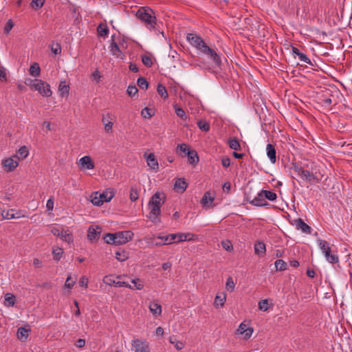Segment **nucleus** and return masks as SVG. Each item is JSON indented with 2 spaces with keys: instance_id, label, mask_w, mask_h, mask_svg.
Returning <instances> with one entry per match:
<instances>
[{
  "instance_id": "c03bdc74",
  "label": "nucleus",
  "mask_w": 352,
  "mask_h": 352,
  "mask_svg": "<svg viewBox=\"0 0 352 352\" xmlns=\"http://www.w3.org/2000/svg\"><path fill=\"white\" fill-rule=\"evenodd\" d=\"M198 127L203 131H209L210 126V124L205 120H199L197 122Z\"/></svg>"
},
{
  "instance_id": "a18cd8bd",
  "label": "nucleus",
  "mask_w": 352,
  "mask_h": 352,
  "mask_svg": "<svg viewBox=\"0 0 352 352\" xmlns=\"http://www.w3.org/2000/svg\"><path fill=\"white\" fill-rule=\"evenodd\" d=\"M137 84L142 89H146L148 87V82L145 78L140 77L138 79Z\"/></svg>"
},
{
  "instance_id": "de8ad7c7",
  "label": "nucleus",
  "mask_w": 352,
  "mask_h": 352,
  "mask_svg": "<svg viewBox=\"0 0 352 352\" xmlns=\"http://www.w3.org/2000/svg\"><path fill=\"white\" fill-rule=\"evenodd\" d=\"M45 0H32L30 6L34 10H38L43 7L44 5Z\"/></svg>"
},
{
  "instance_id": "a19ab883",
  "label": "nucleus",
  "mask_w": 352,
  "mask_h": 352,
  "mask_svg": "<svg viewBox=\"0 0 352 352\" xmlns=\"http://www.w3.org/2000/svg\"><path fill=\"white\" fill-rule=\"evenodd\" d=\"M16 298L14 295L7 294L5 296V305L6 306H13L15 304Z\"/></svg>"
},
{
  "instance_id": "603ef678",
  "label": "nucleus",
  "mask_w": 352,
  "mask_h": 352,
  "mask_svg": "<svg viewBox=\"0 0 352 352\" xmlns=\"http://www.w3.org/2000/svg\"><path fill=\"white\" fill-rule=\"evenodd\" d=\"M59 236L61 239L68 243L72 241V235L70 233H67L66 231L62 230Z\"/></svg>"
},
{
  "instance_id": "9b49d317",
  "label": "nucleus",
  "mask_w": 352,
  "mask_h": 352,
  "mask_svg": "<svg viewBox=\"0 0 352 352\" xmlns=\"http://www.w3.org/2000/svg\"><path fill=\"white\" fill-rule=\"evenodd\" d=\"M102 228L100 226H90L88 230L87 239L91 242H96L98 240Z\"/></svg>"
},
{
  "instance_id": "13d9d810",
  "label": "nucleus",
  "mask_w": 352,
  "mask_h": 352,
  "mask_svg": "<svg viewBox=\"0 0 352 352\" xmlns=\"http://www.w3.org/2000/svg\"><path fill=\"white\" fill-rule=\"evenodd\" d=\"M190 151L188 148V146L186 144H178L177 147V153H184L186 155V153Z\"/></svg>"
},
{
  "instance_id": "20e7f679",
  "label": "nucleus",
  "mask_w": 352,
  "mask_h": 352,
  "mask_svg": "<svg viewBox=\"0 0 352 352\" xmlns=\"http://www.w3.org/2000/svg\"><path fill=\"white\" fill-rule=\"evenodd\" d=\"M200 52L206 55L208 59L212 60L215 67H219L221 66V57L214 49L210 47L206 44Z\"/></svg>"
},
{
  "instance_id": "a878e982",
  "label": "nucleus",
  "mask_w": 352,
  "mask_h": 352,
  "mask_svg": "<svg viewBox=\"0 0 352 352\" xmlns=\"http://www.w3.org/2000/svg\"><path fill=\"white\" fill-rule=\"evenodd\" d=\"M318 245L322 250V252L324 253L325 257L327 256V254H329L331 253V248L329 246V243L322 239H319L318 241Z\"/></svg>"
},
{
  "instance_id": "f03ea898",
  "label": "nucleus",
  "mask_w": 352,
  "mask_h": 352,
  "mask_svg": "<svg viewBox=\"0 0 352 352\" xmlns=\"http://www.w3.org/2000/svg\"><path fill=\"white\" fill-rule=\"evenodd\" d=\"M136 17L140 20L150 30L157 29L156 17L152 9L142 7L136 12Z\"/></svg>"
},
{
  "instance_id": "774afa93",
  "label": "nucleus",
  "mask_w": 352,
  "mask_h": 352,
  "mask_svg": "<svg viewBox=\"0 0 352 352\" xmlns=\"http://www.w3.org/2000/svg\"><path fill=\"white\" fill-rule=\"evenodd\" d=\"M293 169L295 172H296L299 175H301L302 172L304 171V168L301 166H298L297 164H293Z\"/></svg>"
},
{
  "instance_id": "5701e85b",
  "label": "nucleus",
  "mask_w": 352,
  "mask_h": 352,
  "mask_svg": "<svg viewBox=\"0 0 352 352\" xmlns=\"http://www.w3.org/2000/svg\"><path fill=\"white\" fill-rule=\"evenodd\" d=\"M29 155V150L27 146H23L19 148L16 151V153L13 155L14 156H17V160L19 162L20 160H23L25 159Z\"/></svg>"
},
{
  "instance_id": "9d476101",
  "label": "nucleus",
  "mask_w": 352,
  "mask_h": 352,
  "mask_svg": "<svg viewBox=\"0 0 352 352\" xmlns=\"http://www.w3.org/2000/svg\"><path fill=\"white\" fill-rule=\"evenodd\" d=\"M2 166L7 172L13 171L19 165L17 156H11L2 161Z\"/></svg>"
},
{
  "instance_id": "e433bc0d",
  "label": "nucleus",
  "mask_w": 352,
  "mask_h": 352,
  "mask_svg": "<svg viewBox=\"0 0 352 352\" xmlns=\"http://www.w3.org/2000/svg\"><path fill=\"white\" fill-rule=\"evenodd\" d=\"M169 341L171 344L175 345L177 350H181L184 347V344L182 342L178 341L176 336H172L169 338Z\"/></svg>"
},
{
  "instance_id": "bf43d9fd",
  "label": "nucleus",
  "mask_w": 352,
  "mask_h": 352,
  "mask_svg": "<svg viewBox=\"0 0 352 352\" xmlns=\"http://www.w3.org/2000/svg\"><path fill=\"white\" fill-rule=\"evenodd\" d=\"M138 89L135 85H129L127 88V94L130 96H135L138 92Z\"/></svg>"
},
{
  "instance_id": "4c0bfd02",
  "label": "nucleus",
  "mask_w": 352,
  "mask_h": 352,
  "mask_svg": "<svg viewBox=\"0 0 352 352\" xmlns=\"http://www.w3.org/2000/svg\"><path fill=\"white\" fill-rule=\"evenodd\" d=\"M97 31L100 36L105 37L109 33V28L106 25L100 24L97 28Z\"/></svg>"
},
{
  "instance_id": "c9c22d12",
  "label": "nucleus",
  "mask_w": 352,
  "mask_h": 352,
  "mask_svg": "<svg viewBox=\"0 0 352 352\" xmlns=\"http://www.w3.org/2000/svg\"><path fill=\"white\" fill-rule=\"evenodd\" d=\"M261 192L265 197V199H267L270 201H274L277 198L276 194L273 191L262 190Z\"/></svg>"
},
{
  "instance_id": "f8f14e48",
  "label": "nucleus",
  "mask_w": 352,
  "mask_h": 352,
  "mask_svg": "<svg viewBox=\"0 0 352 352\" xmlns=\"http://www.w3.org/2000/svg\"><path fill=\"white\" fill-rule=\"evenodd\" d=\"M292 224L296 226L297 230H300L303 233L311 234V227L300 218L294 219Z\"/></svg>"
},
{
  "instance_id": "4468645a",
  "label": "nucleus",
  "mask_w": 352,
  "mask_h": 352,
  "mask_svg": "<svg viewBox=\"0 0 352 352\" xmlns=\"http://www.w3.org/2000/svg\"><path fill=\"white\" fill-rule=\"evenodd\" d=\"M79 163L83 168L93 169L95 167L94 163L89 156H84L80 159Z\"/></svg>"
},
{
  "instance_id": "412c9836",
  "label": "nucleus",
  "mask_w": 352,
  "mask_h": 352,
  "mask_svg": "<svg viewBox=\"0 0 352 352\" xmlns=\"http://www.w3.org/2000/svg\"><path fill=\"white\" fill-rule=\"evenodd\" d=\"M266 150H267V157H269L270 162L272 164H274L276 162V151L274 146H273L271 144H268L267 145Z\"/></svg>"
},
{
  "instance_id": "338daca9",
  "label": "nucleus",
  "mask_w": 352,
  "mask_h": 352,
  "mask_svg": "<svg viewBox=\"0 0 352 352\" xmlns=\"http://www.w3.org/2000/svg\"><path fill=\"white\" fill-rule=\"evenodd\" d=\"M132 283L134 285V287L137 289H142L144 287L143 284L141 283V281L140 279L137 278V279H133L131 280Z\"/></svg>"
},
{
  "instance_id": "3c124183",
  "label": "nucleus",
  "mask_w": 352,
  "mask_h": 352,
  "mask_svg": "<svg viewBox=\"0 0 352 352\" xmlns=\"http://www.w3.org/2000/svg\"><path fill=\"white\" fill-rule=\"evenodd\" d=\"M226 287L228 291L233 292L234 289L235 284L232 277H228L226 280Z\"/></svg>"
},
{
  "instance_id": "7ed1b4c3",
  "label": "nucleus",
  "mask_w": 352,
  "mask_h": 352,
  "mask_svg": "<svg viewBox=\"0 0 352 352\" xmlns=\"http://www.w3.org/2000/svg\"><path fill=\"white\" fill-rule=\"evenodd\" d=\"M114 197V193L112 190H107L102 193L98 192L92 195L91 202L95 206H100L104 202H109Z\"/></svg>"
},
{
  "instance_id": "b1692460",
  "label": "nucleus",
  "mask_w": 352,
  "mask_h": 352,
  "mask_svg": "<svg viewBox=\"0 0 352 352\" xmlns=\"http://www.w3.org/2000/svg\"><path fill=\"white\" fill-rule=\"evenodd\" d=\"M30 329L19 327L17 330V338L22 342L27 340Z\"/></svg>"
},
{
  "instance_id": "e2e57ef3",
  "label": "nucleus",
  "mask_w": 352,
  "mask_h": 352,
  "mask_svg": "<svg viewBox=\"0 0 352 352\" xmlns=\"http://www.w3.org/2000/svg\"><path fill=\"white\" fill-rule=\"evenodd\" d=\"M226 300V297H221L220 296H217L214 299V304L215 305H221L223 306L224 305Z\"/></svg>"
},
{
  "instance_id": "ea45409f",
  "label": "nucleus",
  "mask_w": 352,
  "mask_h": 352,
  "mask_svg": "<svg viewBox=\"0 0 352 352\" xmlns=\"http://www.w3.org/2000/svg\"><path fill=\"white\" fill-rule=\"evenodd\" d=\"M155 114L154 111L152 109L145 107L141 111V115L144 118L150 119Z\"/></svg>"
},
{
  "instance_id": "49530a36",
  "label": "nucleus",
  "mask_w": 352,
  "mask_h": 352,
  "mask_svg": "<svg viewBox=\"0 0 352 352\" xmlns=\"http://www.w3.org/2000/svg\"><path fill=\"white\" fill-rule=\"evenodd\" d=\"M130 199L131 201H135L138 199L139 197V192L137 188L132 186L130 190Z\"/></svg>"
},
{
  "instance_id": "8fccbe9b",
  "label": "nucleus",
  "mask_w": 352,
  "mask_h": 352,
  "mask_svg": "<svg viewBox=\"0 0 352 352\" xmlns=\"http://www.w3.org/2000/svg\"><path fill=\"white\" fill-rule=\"evenodd\" d=\"M142 61L143 64L148 67H151L153 64L152 58L148 55H142Z\"/></svg>"
},
{
  "instance_id": "f3484780",
  "label": "nucleus",
  "mask_w": 352,
  "mask_h": 352,
  "mask_svg": "<svg viewBox=\"0 0 352 352\" xmlns=\"http://www.w3.org/2000/svg\"><path fill=\"white\" fill-rule=\"evenodd\" d=\"M115 34L111 36V43L109 45V50L112 55L120 57L122 54L118 45L114 41Z\"/></svg>"
},
{
  "instance_id": "f704fd0d",
  "label": "nucleus",
  "mask_w": 352,
  "mask_h": 352,
  "mask_svg": "<svg viewBox=\"0 0 352 352\" xmlns=\"http://www.w3.org/2000/svg\"><path fill=\"white\" fill-rule=\"evenodd\" d=\"M149 309L153 315H160L162 313V307L157 302H151L149 305Z\"/></svg>"
},
{
  "instance_id": "39448f33",
  "label": "nucleus",
  "mask_w": 352,
  "mask_h": 352,
  "mask_svg": "<svg viewBox=\"0 0 352 352\" xmlns=\"http://www.w3.org/2000/svg\"><path fill=\"white\" fill-rule=\"evenodd\" d=\"M188 43L198 51L201 52L206 44L203 38L197 34L188 33L186 36Z\"/></svg>"
},
{
  "instance_id": "dca6fc26",
  "label": "nucleus",
  "mask_w": 352,
  "mask_h": 352,
  "mask_svg": "<svg viewBox=\"0 0 352 352\" xmlns=\"http://www.w3.org/2000/svg\"><path fill=\"white\" fill-rule=\"evenodd\" d=\"M292 53H293L294 57L298 56V58L301 61H302L307 64H309L310 65H313L311 60L307 57V56L306 54L300 52V50L297 47H292Z\"/></svg>"
},
{
  "instance_id": "72a5a7b5",
  "label": "nucleus",
  "mask_w": 352,
  "mask_h": 352,
  "mask_svg": "<svg viewBox=\"0 0 352 352\" xmlns=\"http://www.w3.org/2000/svg\"><path fill=\"white\" fill-rule=\"evenodd\" d=\"M228 145L231 149L234 151H240L241 149V144L236 138H232L228 140Z\"/></svg>"
},
{
  "instance_id": "58836bf2",
  "label": "nucleus",
  "mask_w": 352,
  "mask_h": 352,
  "mask_svg": "<svg viewBox=\"0 0 352 352\" xmlns=\"http://www.w3.org/2000/svg\"><path fill=\"white\" fill-rule=\"evenodd\" d=\"M274 265L277 271H284L287 270V264L282 259L276 260Z\"/></svg>"
},
{
  "instance_id": "6e6d98bb",
  "label": "nucleus",
  "mask_w": 352,
  "mask_h": 352,
  "mask_svg": "<svg viewBox=\"0 0 352 352\" xmlns=\"http://www.w3.org/2000/svg\"><path fill=\"white\" fill-rule=\"evenodd\" d=\"M51 50L55 54L58 55L61 53V46L59 43H53L51 45Z\"/></svg>"
},
{
  "instance_id": "2f4dec72",
  "label": "nucleus",
  "mask_w": 352,
  "mask_h": 352,
  "mask_svg": "<svg viewBox=\"0 0 352 352\" xmlns=\"http://www.w3.org/2000/svg\"><path fill=\"white\" fill-rule=\"evenodd\" d=\"M116 258L119 261H124L129 258V252L124 250L119 249L116 252Z\"/></svg>"
},
{
  "instance_id": "4d7b16f0",
  "label": "nucleus",
  "mask_w": 352,
  "mask_h": 352,
  "mask_svg": "<svg viewBox=\"0 0 352 352\" xmlns=\"http://www.w3.org/2000/svg\"><path fill=\"white\" fill-rule=\"evenodd\" d=\"M326 259L332 264L337 263L339 261V258L336 254H331V253L329 254H327L326 256Z\"/></svg>"
},
{
  "instance_id": "f257e3e1",
  "label": "nucleus",
  "mask_w": 352,
  "mask_h": 352,
  "mask_svg": "<svg viewBox=\"0 0 352 352\" xmlns=\"http://www.w3.org/2000/svg\"><path fill=\"white\" fill-rule=\"evenodd\" d=\"M164 201V194L159 192H155L149 200L148 207L150 212L147 217L149 218L153 223H158L160 221L159 216L161 214V207Z\"/></svg>"
},
{
  "instance_id": "2eb2a0df",
  "label": "nucleus",
  "mask_w": 352,
  "mask_h": 352,
  "mask_svg": "<svg viewBox=\"0 0 352 352\" xmlns=\"http://www.w3.org/2000/svg\"><path fill=\"white\" fill-rule=\"evenodd\" d=\"M250 204L259 207L268 205L261 191L250 201Z\"/></svg>"
},
{
  "instance_id": "393cba45",
  "label": "nucleus",
  "mask_w": 352,
  "mask_h": 352,
  "mask_svg": "<svg viewBox=\"0 0 352 352\" xmlns=\"http://www.w3.org/2000/svg\"><path fill=\"white\" fill-rule=\"evenodd\" d=\"M25 85L30 87L32 89H34L35 90H39L40 89V85H43V80H39V79H28L25 82Z\"/></svg>"
},
{
  "instance_id": "ddd939ff",
  "label": "nucleus",
  "mask_w": 352,
  "mask_h": 352,
  "mask_svg": "<svg viewBox=\"0 0 352 352\" xmlns=\"http://www.w3.org/2000/svg\"><path fill=\"white\" fill-rule=\"evenodd\" d=\"M132 346L135 352H148V346L146 345L145 342L138 339L133 340Z\"/></svg>"
},
{
  "instance_id": "680f3d73",
  "label": "nucleus",
  "mask_w": 352,
  "mask_h": 352,
  "mask_svg": "<svg viewBox=\"0 0 352 352\" xmlns=\"http://www.w3.org/2000/svg\"><path fill=\"white\" fill-rule=\"evenodd\" d=\"M75 282L76 281L74 280H72V277L70 276H69L66 279L65 286V287L71 289L74 285Z\"/></svg>"
},
{
  "instance_id": "423d86ee",
  "label": "nucleus",
  "mask_w": 352,
  "mask_h": 352,
  "mask_svg": "<svg viewBox=\"0 0 352 352\" xmlns=\"http://www.w3.org/2000/svg\"><path fill=\"white\" fill-rule=\"evenodd\" d=\"M120 276H118L114 277L113 275L105 276L103 278V282L109 285H113L118 287H127V288H133L128 283L125 281L120 280Z\"/></svg>"
},
{
  "instance_id": "37998d69",
  "label": "nucleus",
  "mask_w": 352,
  "mask_h": 352,
  "mask_svg": "<svg viewBox=\"0 0 352 352\" xmlns=\"http://www.w3.org/2000/svg\"><path fill=\"white\" fill-rule=\"evenodd\" d=\"M174 108H175V113L177 114V116L178 117H179L180 118H182L184 120H186L187 119L188 117H187L184 110L182 108H181L177 105H175Z\"/></svg>"
},
{
  "instance_id": "79ce46f5",
  "label": "nucleus",
  "mask_w": 352,
  "mask_h": 352,
  "mask_svg": "<svg viewBox=\"0 0 352 352\" xmlns=\"http://www.w3.org/2000/svg\"><path fill=\"white\" fill-rule=\"evenodd\" d=\"M157 91L158 94L163 98L166 99L168 98V95L166 91L165 86L162 84H159L157 86Z\"/></svg>"
},
{
  "instance_id": "052dcab7",
  "label": "nucleus",
  "mask_w": 352,
  "mask_h": 352,
  "mask_svg": "<svg viewBox=\"0 0 352 352\" xmlns=\"http://www.w3.org/2000/svg\"><path fill=\"white\" fill-rule=\"evenodd\" d=\"M223 248L228 252H230L233 250V246L230 241H222Z\"/></svg>"
},
{
  "instance_id": "bb28decb",
  "label": "nucleus",
  "mask_w": 352,
  "mask_h": 352,
  "mask_svg": "<svg viewBox=\"0 0 352 352\" xmlns=\"http://www.w3.org/2000/svg\"><path fill=\"white\" fill-rule=\"evenodd\" d=\"M186 155L188 156V162L190 164L195 165L199 162V157L197 153L195 150L188 151L186 153Z\"/></svg>"
},
{
  "instance_id": "6ab92c4d",
  "label": "nucleus",
  "mask_w": 352,
  "mask_h": 352,
  "mask_svg": "<svg viewBox=\"0 0 352 352\" xmlns=\"http://www.w3.org/2000/svg\"><path fill=\"white\" fill-rule=\"evenodd\" d=\"M146 162L148 166L153 170H157L159 168V164L157 160L155 159V156L153 153H150L146 157Z\"/></svg>"
},
{
  "instance_id": "5fc2aeb1",
  "label": "nucleus",
  "mask_w": 352,
  "mask_h": 352,
  "mask_svg": "<svg viewBox=\"0 0 352 352\" xmlns=\"http://www.w3.org/2000/svg\"><path fill=\"white\" fill-rule=\"evenodd\" d=\"M258 307L261 310L266 311L269 309V302L267 300H261L258 302Z\"/></svg>"
},
{
  "instance_id": "864d4df0",
  "label": "nucleus",
  "mask_w": 352,
  "mask_h": 352,
  "mask_svg": "<svg viewBox=\"0 0 352 352\" xmlns=\"http://www.w3.org/2000/svg\"><path fill=\"white\" fill-rule=\"evenodd\" d=\"M54 258L56 261H59L63 254V251L61 248H57L53 250Z\"/></svg>"
},
{
  "instance_id": "473e14b6",
  "label": "nucleus",
  "mask_w": 352,
  "mask_h": 352,
  "mask_svg": "<svg viewBox=\"0 0 352 352\" xmlns=\"http://www.w3.org/2000/svg\"><path fill=\"white\" fill-rule=\"evenodd\" d=\"M30 74L33 77H38L41 74V68L37 63L31 65L29 69Z\"/></svg>"
},
{
  "instance_id": "4be33fe9",
  "label": "nucleus",
  "mask_w": 352,
  "mask_h": 352,
  "mask_svg": "<svg viewBox=\"0 0 352 352\" xmlns=\"http://www.w3.org/2000/svg\"><path fill=\"white\" fill-rule=\"evenodd\" d=\"M40 85V89L37 90L41 95L44 97H50L52 94V91H51L50 86L48 83L43 81V85Z\"/></svg>"
},
{
  "instance_id": "cd10ccee",
  "label": "nucleus",
  "mask_w": 352,
  "mask_h": 352,
  "mask_svg": "<svg viewBox=\"0 0 352 352\" xmlns=\"http://www.w3.org/2000/svg\"><path fill=\"white\" fill-rule=\"evenodd\" d=\"M102 122L104 125V129L106 131L109 132L112 130L113 122H111V116L109 113H107L106 116H103Z\"/></svg>"
},
{
  "instance_id": "0e129e2a",
  "label": "nucleus",
  "mask_w": 352,
  "mask_h": 352,
  "mask_svg": "<svg viewBox=\"0 0 352 352\" xmlns=\"http://www.w3.org/2000/svg\"><path fill=\"white\" fill-rule=\"evenodd\" d=\"M148 241H149V243H152L153 245H154L155 246H161V245H167V243H165V241H164L163 242L155 241V236L149 238Z\"/></svg>"
},
{
  "instance_id": "09e8293b",
  "label": "nucleus",
  "mask_w": 352,
  "mask_h": 352,
  "mask_svg": "<svg viewBox=\"0 0 352 352\" xmlns=\"http://www.w3.org/2000/svg\"><path fill=\"white\" fill-rule=\"evenodd\" d=\"M104 240L108 244L116 245L113 233L106 234L104 236Z\"/></svg>"
},
{
  "instance_id": "a211bd4d",
  "label": "nucleus",
  "mask_w": 352,
  "mask_h": 352,
  "mask_svg": "<svg viewBox=\"0 0 352 352\" xmlns=\"http://www.w3.org/2000/svg\"><path fill=\"white\" fill-rule=\"evenodd\" d=\"M188 187V184L186 183L184 178H178L176 179L175 184H174V188L180 192H184Z\"/></svg>"
},
{
  "instance_id": "c756f323",
  "label": "nucleus",
  "mask_w": 352,
  "mask_h": 352,
  "mask_svg": "<svg viewBox=\"0 0 352 352\" xmlns=\"http://www.w3.org/2000/svg\"><path fill=\"white\" fill-rule=\"evenodd\" d=\"M58 91L61 96H67L69 91V86L66 84L65 80L60 81L58 86Z\"/></svg>"
},
{
  "instance_id": "69168bd1",
  "label": "nucleus",
  "mask_w": 352,
  "mask_h": 352,
  "mask_svg": "<svg viewBox=\"0 0 352 352\" xmlns=\"http://www.w3.org/2000/svg\"><path fill=\"white\" fill-rule=\"evenodd\" d=\"M13 26H14V23L12 21V20H8V21L7 22V23L6 24V25L4 27V32L6 34H8L10 32V31L12 30V28H13Z\"/></svg>"
},
{
  "instance_id": "0eeeda50",
  "label": "nucleus",
  "mask_w": 352,
  "mask_h": 352,
  "mask_svg": "<svg viewBox=\"0 0 352 352\" xmlns=\"http://www.w3.org/2000/svg\"><path fill=\"white\" fill-rule=\"evenodd\" d=\"M157 239L165 241V243L171 244L175 241L177 243L188 240L186 236L183 233L170 234L166 236H157Z\"/></svg>"
},
{
  "instance_id": "aec40b11",
  "label": "nucleus",
  "mask_w": 352,
  "mask_h": 352,
  "mask_svg": "<svg viewBox=\"0 0 352 352\" xmlns=\"http://www.w3.org/2000/svg\"><path fill=\"white\" fill-rule=\"evenodd\" d=\"M266 251L265 244L263 241H256L254 244V253L258 256L265 255Z\"/></svg>"
},
{
  "instance_id": "6e6552de",
  "label": "nucleus",
  "mask_w": 352,
  "mask_h": 352,
  "mask_svg": "<svg viewBox=\"0 0 352 352\" xmlns=\"http://www.w3.org/2000/svg\"><path fill=\"white\" fill-rule=\"evenodd\" d=\"M113 234L117 245L125 244L128 241H131L133 236V233L129 230L118 232Z\"/></svg>"
},
{
  "instance_id": "7c9ffc66",
  "label": "nucleus",
  "mask_w": 352,
  "mask_h": 352,
  "mask_svg": "<svg viewBox=\"0 0 352 352\" xmlns=\"http://www.w3.org/2000/svg\"><path fill=\"white\" fill-rule=\"evenodd\" d=\"M2 216L3 219H17L20 218L21 217H24V215H16L15 210L13 209L5 211L3 210L2 212Z\"/></svg>"
},
{
  "instance_id": "1a4fd4ad",
  "label": "nucleus",
  "mask_w": 352,
  "mask_h": 352,
  "mask_svg": "<svg viewBox=\"0 0 352 352\" xmlns=\"http://www.w3.org/2000/svg\"><path fill=\"white\" fill-rule=\"evenodd\" d=\"M300 176L303 179L309 182H314V183H319L323 177L320 172L312 171L311 173L307 170H304Z\"/></svg>"
},
{
  "instance_id": "c85d7f7f",
  "label": "nucleus",
  "mask_w": 352,
  "mask_h": 352,
  "mask_svg": "<svg viewBox=\"0 0 352 352\" xmlns=\"http://www.w3.org/2000/svg\"><path fill=\"white\" fill-rule=\"evenodd\" d=\"M214 199V197L211 196V193L209 191H207L204 193L201 200V204L204 207L208 206V204H212Z\"/></svg>"
}]
</instances>
